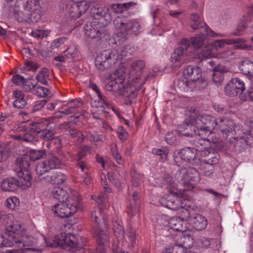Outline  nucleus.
<instances>
[{
	"label": "nucleus",
	"mask_w": 253,
	"mask_h": 253,
	"mask_svg": "<svg viewBox=\"0 0 253 253\" xmlns=\"http://www.w3.org/2000/svg\"><path fill=\"white\" fill-rule=\"evenodd\" d=\"M191 125L188 126L194 129V135L200 138H209L212 131L215 130L216 126L215 118L208 115L193 116Z\"/></svg>",
	"instance_id": "obj_1"
},
{
	"label": "nucleus",
	"mask_w": 253,
	"mask_h": 253,
	"mask_svg": "<svg viewBox=\"0 0 253 253\" xmlns=\"http://www.w3.org/2000/svg\"><path fill=\"white\" fill-rule=\"evenodd\" d=\"M128 47H124L120 54L115 49H107L102 51L97 55L95 59L96 67L100 70L111 68L118 60L128 56Z\"/></svg>",
	"instance_id": "obj_2"
},
{
	"label": "nucleus",
	"mask_w": 253,
	"mask_h": 253,
	"mask_svg": "<svg viewBox=\"0 0 253 253\" xmlns=\"http://www.w3.org/2000/svg\"><path fill=\"white\" fill-rule=\"evenodd\" d=\"M39 0H17L14 8L15 16L19 22H28L32 13L39 11Z\"/></svg>",
	"instance_id": "obj_3"
},
{
	"label": "nucleus",
	"mask_w": 253,
	"mask_h": 253,
	"mask_svg": "<svg viewBox=\"0 0 253 253\" xmlns=\"http://www.w3.org/2000/svg\"><path fill=\"white\" fill-rule=\"evenodd\" d=\"M81 208L79 199L73 196L66 199L65 201L59 202L52 207V211L61 218L68 217L75 213Z\"/></svg>",
	"instance_id": "obj_4"
},
{
	"label": "nucleus",
	"mask_w": 253,
	"mask_h": 253,
	"mask_svg": "<svg viewBox=\"0 0 253 253\" xmlns=\"http://www.w3.org/2000/svg\"><path fill=\"white\" fill-rule=\"evenodd\" d=\"M30 162V158L28 155H22L17 158L14 167V170L18 177H21V180L27 186H31L32 184V177L29 169Z\"/></svg>",
	"instance_id": "obj_5"
},
{
	"label": "nucleus",
	"mask_w": 253,
	"mask_h": 253,
	"mask_svg": "<svg viewBox=\"0 0 253 253\" xmlns=\"http://www.w3.org/2000/svg\"><path fill=\"white\" fill-rule=\"evenodd\" d=\"M175 178L181 184L184 185L187 190L194 188V185L199 182L200 176L199 171L195 168H181L176 171Z\"/></svg>",
	"instance_id": "obj_6"
},
{
	"label": "nucleus",
	"mask_w": 253,
	"mask_h": 253,
	"mask_svg": "<svg viewBox=\"0 0 253 253\" xmlns=\"http://www.w3.org/2000/svg\"><path fill=\"white\" fill-rule=\"evenodd\" d=\"M90 215L92 220L94 221L92 230L93 233L97 237V241L99 246H104L109 240L108 233L102 230L99 227V223L103 218L102 215V209L100 207H94L91 211Z\"/></svg>",
	"instance_id": "obj_7"
},
{
	"label": "nucleus",
	"mask_w": 253,
	"mask_h": 253,
	"mask_svg": "<svg viewBox=\"0 0 253 253\" xmlns=\"http://www.w3.org/2000/svg\"><path fill=\"white\" fill-rule=\"evenodd\" d=\"M31 130L35 134L40 135V137L45 141L54 138L55 125L47 121L36 122L32 123Z\"/></svg>",
	"instance_id": "obj_8"
},
{
	"label": "nucleus",
	"mask_w": 253,
	"mask_h": 253,
	"mask_svg": "<svg viewBox=\"0 0 253 253\" xmlns=\"http://www.w3.org/2000/svg\"><path fill=\"white\" fill-rule=\"evenodd\" d=\"M105 23H101L99 21L93 20L84 26L85 35L91 39H97L98 40H107L109 38Z\"/></svg>",
	"instance_id": "obj_9"
},
{
	"label": "nucleus",
	"mask_w": 253,
	"mask_h": 253,
	"mask_svg": "<svg viewBox=\"0 0 253 253\" xmlns=\"http://www.w3.org/2000/svg\"><path fill=\"white\" fill-rule=\"evenodd\" d=\"M216 123L215 130L219 131L222 136L227 139L229 135H233L240 131L239 124L235 123L234 121L230 117L223 116L218 120L215 118Z\"/></svg>",
	"instance_id": "obj_10"
},
{
	"label": "nucleus",
	"mask_w": 253,
	"mask_h": 253,
	"mask_svg": "<svg viewBox=\"0 0 253 253\" xmlns=\"http://www.w3.org/2000/svg\"><path fill=\"white\" fill-rule=\"evenodd\" d=\"M115 22V27L119 29L121 36L123 37L129 34L136 35L140 29V24L134 20H126L118 18Z\"/></svg>",
	"instance_id": "obj_11"
},
{
	"label": "nucleus",
	"mask_w": 253,
	"mask_h": 253,
	"mask_svg": "<svg viewBox=\"0 0 253 253\" xmlns=\"http://www.w3.org/2000/svg\"><path fill=\"white\" fill-rule=\"evenodd\" d=\"M190 46V41L186 39H182L180 42L179 47L174 49L171 55L170 60L175 67H180L186 60L187 50Z\"/></svg>",
	"instance_id": "obj_12"
},
{
	"label": "nucleus",
	"mask_w": 253,
	"mask_h": 253,
	"mask_svg": "<svg viewBox=\"0 0 253 253\" xmlns=\"http://www.w3.org/2000/svg\"><path fill=\"white\" fill-rule=\"evenodd\" d=\"M224 89L226 94L229 96H240V94L245 91V85L240 79L235 78L228 82Z\"/></svg>",
	"instance_id": "obj_13"
},
{
	"label": "nucleus",
	"mask_w": 253,
	"mask_h": 253,
	"mask_svg": "<svg viewBox=\"0 0 253 253\" xmlns=\"http://www.w3.org/2000/svg\"><path fill=\"white\" fill-rule=\"evenodd\" d=\"M23 228L18 221H13L9 225L6 227L5 236L8 242H10L14 246L15 241H18L22 235Z\"/></svg>",
	"instance_id": "obj_14"
},
{
	"label": "nucleus",
	"mask_w": 253,
	"mask_h": 253,
	"mask_svg": "<svg viewBox=\"0 0 253 253\" xmlns=\"http://www.w3.org/2000/svg\"><path fill=\"white\" fill-rule=\"evenodd\" d=\"M124 73H115L117 78L111 80L105 84V88L109 91L119 92L120 95H126V88L124 84V79L122 75Z\"/></svg>",
	"instance_id": "obj_15"
},
{
	"label": "nucleus",
	"mask_w": 253,
	"mask_h": 253,
	"mask_svg": "<svg viewBox=\"0 0 253 253\" xmlns=\"http://www.w3.org/2000/svg\"><path fill=\"white\" fill-rule=\"evenodd\" d=\"M145 67V62L142 60L133 61L130 65L128 81L134 83H139L143 74Z\"/></svg>",
	"instance_id": "obj_16"
},
{
	"label": "nucleus",
	"mask_w": 253,
	"mask_h": 253,
	"mask_svg": "<svg viewBox=\"0 0 253 253\" xmlns=\"http://www.w3.org/2000/svg\"><path fill=\"white\" fill-rule=\"evenodd\" d=\"M191 20L194 22L191 25V27L194 30H204L205 32L203 33L204 34L206 33L211 37H222L225 36L224 34L215 33L212 31L205 22L202 21L199 15L196 13H193L191 15Z\"/></svg>",
	"instance_id": "obj_17"
},
{
	"label": "nucleus",
	"mask_w": 253,
	"mask_h": 253,
	"mask_svg": "<svg viewBox=\"0 0 253 253\" xmlns=\"http://www.w3.org/2000/svg\"><path fill=\"white\" fill-rule=\"evenodd\" d=\"M201 75V70L197 66H188L183 71V76L188 79L189 81H192L195 83V85L202 82L203 85L200 87L203 88L206 86L207 83L204 80H199Z\"/></svg>",
	"instance_id": "obj_18"
},
{
	"label": "nucleus",
	"mask_w": 253,
	"mask_h": 253,
	"mask_svg": "<svg viewBox=\"0 0 253 253\" xmlns=\"http://www.w3.org/2000/svg\"><path fill=\"white\" fill-rule=\"evenodd\" d=\"M251 137V135L249 132L244 133L243 135L238 137H232L229 141L231 146L233 150L237 153L242 152L248 145V142Z\"/></svg>",
	"instance_id": "obj_19"
},
{
	"label": "nucleus",
	"mask_w": 253,
	"mask_h": 253,
	"mask_svg": "<svg viewBox=\"0 0 253 253\" xmlns=\"http://www.w3.org/2000/svg\"><path fill=\"white\" fill-rule=\"evenodd\" d=\"M21 177L18 179L13 177L7 178L3 180L0 184L1 189L4 191H14L18 187H21L23 189H26L30 186H27L24 183L22 182Z\"/></svg>",
	"instance_id": "obj_20"
},
{
	"label": "nucleus",
	"mask_w": 253,
	"mask_h": 253,
	"mask_svg": "<svg viewBox=\"0 0 253 253\" xmlns=\"http://www.w3.org/2000/svg\"><path fill=\"white\" fill-rule=\"evenodd\" d=\"M108 10L105 7L96 5L91 8L90 12L94 20L99 21L101 23L108 24L112 19L111 15L108 12Z\"/></svg>",
	"instance_id": "obj_21"
},
{
	"label": "nucleus",
	"mask_w": 253,
	"mask_h": 253,
	"mask_svg": "<svg viewBox=\"0 0 253 253\" xmlns=\"http://www.w3.org/2000/svg\"><path fill=\"white\" fill-rule=\"evenodd\" d=\"M62 238H63L58 242L57 246H60L63 248L70 247L71 248L75 249L77 250L82 248L78 238L74 235L71 233H65L64 237L62 235Z\"/></svg>",
	"instance_id": "obj_22"
},
{
	"label": "nucleus",
	"mask_w": 253,
	"mask_h": 253,
	"mask_svg": "<svg viewBox=\"0 0 253 253\" xmlns=\"http://www.w3.org/2000/svg\"><path fill=\"white\" fill-rule=\"evenodd\" d=\"M90 5L89 1L79 2L72 4L69 9V15L73 18L77 19L84 13Z\"/></svg>",
	"instance_id": "obj_23"
},
{
	"label": "nucleus",
	"mask_w": 253,
	"mask_h": 253,
	"mask_svg": "<svg viewBox=\"0 0 253 253\" xmlns=\"http://www.w3.org/2000/svg\"><path fill=\"white\" fill-rule=\"evenodd\" d=\"M160 203L163 207L171 210H177L183 207L181 199L173 195H169L162 198Z\"/></svg>",
	"instance_id": "obj_24"
},
{
	"label": "nucleus",
	"mask_w": 253,
	"mask_h": 253,
	"mask_svg": "<svg viewBox=\"0 0 253 253\" xmlns=\"http://www.w3.org/2000/svg\"><path fill=\"white\" fill-rule=\"evenodd\" d=\"M178 155L181 159L194 165L198 166L200 164V160L196 157L195 150L190 147L182 149Z\"/></svg>",
	"instance_id": "obj_25"
},
{
	"label": "nucleus",
	"mask_w": 253,
	"mask_h": 253,
	"mask_svg": "<svg viewBox=\"0 0 253 253\" xmlns=\"http://www.w3.org/2000/svg\"><path fill=\"white\" fill-rule=\"evenodd\" d=\"M42 178L46 183L52 184H61L64 183L66 179V176L59 171H50Z\"/></svg>",
	"instance_id": "obj_26"
},
{
	"label": "nucleus",
	"mask_w": 253,
	"mask_h": 253,
	"mask_svg": "<svg viewBox=\"0 0 253 253\" xmlns=\"http://www.w3.org/2000/svg\"><path fill=\"white\" fill-rule=\"evenodd\" d=\"M98 100H92L90 101L92 108L104 112H109L111 109L114 110V108L104 95H102L101 97H98Z\"/></svg>",
	"instance_id": "obj_27"
},
{
	"label": "nucleus",
	"mask_w": 253,
	"mask_h": 253,
	"mask_svg": "<svg viewBox=\"0 0 253 253\" xmlns=\"http://www.w3.org/2000/svg\"><path fill=\"white\" fill-rule=\"evenodd\" d=\"M15 241L14 246L24 251L30 248V247L33 246L36 242L33 237L23 235V233L20 238H18V241Z\"/></svg>",
	"instance_id": "obj_28"
},
{
	"label": "nucleus",
	"mask_w": 253,
	"mask_h": 253,
	"mask_svg": "<svg viewBox=\"0 0 253 253\" xmlns=\"http://www.w3.org/2000/svg\"><path fill=\"white\" fill-rule=\"evenodd\" d=\"M176 85L177 88L182 92L192 91L196 87L195 83L192 81H189L184 76L178 79Z\"/></svg>",
	"instance_id": "obj_29"
},
{
	"label": "nucleus",
	"mask_w": 253,
	"mask_h": 253,
	"mask_svg": "<svg viewBox=\"0 0 253 253\" xmlns=\"http://www.w3.org/2000/svg\"><path fill=\"white\" fill-rule=\"evenodd\" d=\"M191 223L194 228L198 231H201L207 226L208 220L204 216L196 214L193 217Z\"/></svg>",
	"instance_id": "obj_30"
},
{
	"label": "nucleus",
	"mask_w": 253,
	"mask_h": 253,
	"mask_svg": "<svg viewBox=\"0 0 253 253\" xmlns=\"http://www.w3.org/2000/svg\"><path fill=\"white\" fill-rule=\"evenodd\" d=\"M194 144L196 148V151L201 154L208 151L211 148V142L209 138H200L194 140Z\"/></svg>",
	"instance_id": "obj_31"
},
{
	"label": "nucleus",
	"mask_w": 253,
	"mask_h": 253,
	"mask_svg": "<svg viewBox=\"0 0 253 253\" xmlns=\"http://www.w3.org/2000/svg\"><path fill=\"white\" fill-rule=\"evenodd\" d=\"M241 72L246 76H253V61L245 59L241 61L239 65Z\"/></svg>",
	"instance_id": "obj_32"
},
{
	"label": "nucleus",
	"mask_w": 253,
	"mask_h": 253,
	"mask_svg": "<svg viewBox=\"0 0 253 253\" xmlns=\"http://www.w3.org/2000/svg\"><path fill=\"white\" fill-rule=\"evenodd\" d=\"M204 32V30H200V32L201 33V35H198L197 36L195 37L191 38L190 39V40H188L190 41V44L192 43V45L193 46L195 49H199L202 48L203 46L205 45V37L206 36H210L206 33L204 34L203 32Z\"/></svg>",
	"instance_id": "obj_33"
},
{
	"label": "nucleus",
	"mask_w": 253,
	"mask_h": 253,
	"mask_svg": "<svg viewBox=\"0 0 253 253\" xmlns=\"http://www.w3.org/2000/svg\"><path fill=\"white\" fill-rule=\"evenodd\" d=\"M13 95L16 99L13 102V107L18 109L24 108L27 104L24 99V94L21 90H14Z\"/></svg>",
	"instance_id": "obj_34"
},
{
	"label": "nucleus",
	"mask_w": 253,
	"mask_h": 253,
	"mask_svg": "<svg viewBox=\"0 0 253 253\" xmlns=\"http://www.w3.org/2000/svg\"><path fill=\"white\" fill-rule=\"evenodd\" d=\"M144 81L142 83H140L139 86L137 87L136 90L134 91H130L129 93H128L127 90L125 89L126 95H122L124 97L125 103L126 105H132L136 102V96L137 95L138 91L141 88L142 84H144Z\"/></svg>",
	"instance_id": "obj_35"
},
{
	"label": "nucleus",
	"mask_w": 253,
	"mask_h": 253,
	"mask_svg": "<svg viewBox=\"0 0 253 253\" xmlns=\"http://www.w3.org/2000/svg\"><path fill=\"white\" fill-rule=\"evenodd\" d=\"M53 197L59 200V203L65 201L66 198L72 197L74 196H69L67 192L62 187L59 186L55 187L52 191Z\"/></svg>",
	"instance_id": "obj_36"
},
{
	"label": "nucleus",
	"mask_w": 253,
	"mask_h": 253,
	"mask_svg": "<svg viewBox=\"0 0 253 253\" xmlns=\"http://www.w3.org/2000/svg\"><path fill=\"white\" fill-rule=\"evenodd\" d=\"M202 161L205 164L215 165L218 162V159L215 156V154L211 152L209 150L202 152L200 154Z\"/></svg>",
	"instance_id": "obj_37"
},
{
	"label": "nucleus",
	"mask_w": 253,
	"mask_h": 253,
	"mask_svg": "<svg viewBox=\"0 0 253 253\" xmlns=\"http://www.w3.org/2000/svg\"><path fill=\"white\" fill-rule=\"evenodd\" d=\"M130 176L132 184L134 187H137L140 186L143 182L145 179L144 175L137 171L134 169V166L130 172Z\"/></svg>",
	"instance_id": "obj_38"
},
{
	"label": "nucleus",
	"mask_w": 253,
	"mask_h": 253,
	"mask_svg": "<svg viewBox=\"0 0 253 253\" xmlns=\"http://www.w3.org/2000/svg\"><path fill=\"white\" fill-rule=\"evenodd\" d=\"M183 220L179 217H173L169 220V227L174 231H182Z\"/></svg>",
	"instance_id": "obj_39"
},
{
	"label": "nucleus",
	"mask_w": 253,
	"mask_h": 253,
	"mask_svg": "<svg viewBox=\"0 0 253 253\" xmlns=\"http://www.w3.org/2000/svg\"><path fill=\"white\" fill-rule=\"evenodd\" d=\"M36 80L38 82L47 85V80L49 79V70L45 68H42L40 70L38 74L36 77Z\"/></svg>",
	"instance_id": "obj_40"
},
{
	"label": "nucleus",
	"mask_w": 253,
	"mask_h": 253,
	"mask_svg": "<svg viewBox=\"0 0 253 253\" xmlns=\"http://www.w3.org/2000/svg\"><path fill=\"white\" fill-rule=\"evenodd\" d=\"M50 169L60 168L62 165L61 161L54 155H49L47 160H45Z\"/></svg>",
	"instance_id": "obj_41"
},
{
	"label": "nucleus",
	"mask_w": 253,
	"mask_h": 253,
	"mask_svg": "<svg viewBox=\"0 0 253 253\" xmlns=\"http://www.w3.org/2000/svg\"><path fill=\"white\" fill-rule=\"evenodd\" d=\"M176 134L177 133L175 131L168 132L165 136L166 142L169 145H177L179 141L178 136L176 135Z\"/></svg>",
	"instance_id": "obj_42"
},
{
	"label": "nucleus",
	"mask_w": 253,
	"mask_h": 253,
	"mask_svg": "<svg viewBox=\"0 0 253 253\" xmlns=\"http://www.w3.org/2000/svg\"><path fill=\"white\" fill-rule=\"evenodd\" d=\"M50 169L45 161L38 163L36 168V172L39 175H42L45 173L47 174L50 172Z\"/></svg>",
	"instance_id": "obj_43"
},
{
	"label": "nucleus",
	"mask_w": 253,
	"mask_h": 253,
	"mask_svg": "<svg viewBox=\"0 0 253 253\" xmlns=\"http://www.w3.org/2000/svg\"><path fill=\"white\" fill-rule=\"evenodd\" d=\"M113 229L117 237L121 238L124 236L125 230L121 222L117 220L113 221Z\"/></svg>",
	"instance_id": "obj_44"
},
{
	"label": "nucleus",
	"mask_w": 253,
	"mask_h": 253,
	"mask_svg": "<svg viewBox=\"0 0 253 253\" xmlns=\"http://www.w3.org/2000/svg\"><path fill=\"white\" fill-rule=\"evenodd\" d=\"M46 155L45 150H31L30 155V161H35L43 158Z\"/></svg>",
	"instance_id": "obj_45"
},
{
	"label": "nucleus",
	"mask_w": 253,
	"mask_h": 253,
	"mask_svg": "<svg viewBox=\"0 0 253 253\" xmlns=\"http://www.w3.org/2000/svg\"><path fill=\"white\" fill-rule=\"evenodd\" d=\"M37 82L33 78H29L25 79L24 83L23 84V87L26 91H30L35 89L37 87Z\"/></svg>",
	"instance_id": "obj_46"
},
{
	"label": "nucleus",
	"mask_w": 253,
	"mask_h": 253,
	"mask_svg": "<svg viewBox=\"0 0 253 253\" xmlns=\"http://www.w3.org/2000/svg\"><path fill=\"white\" fill-rule=\"evenodd\" d=\"M20 202L19 199L16 197H10L7 198L5 201V205L6 208L14 210L16 207H19Z\"/></svg>",
	"instance_id": "obj_47"
},
{
	"label": "nucleus",
	"mask_w": 253,
	"mask_h": 253,
	"mask_svg": "<svg viewBox=\"0 0 253 253\" xmlns=\"http://www.w3.org/2000/svg\"><path fill=\"white\" fill-rule=\"evenodd\" d=\"M234 48L237 49L250 50L252 46L246 43V41L243 39H236L234 41Z\"/></svg>",
	"instance_id": "obj_48"
},
{
	"label": "nucleus",
	"mask_w": 253,
	"mask_h": 253,
	"mask_svg": "<svg viewBox=\"0 0 253 253\" xmlns=\"http://www.w3.org/2000/svg\"><path fill=\"white\" fill-rule=\"evenodd\" d=\"M215 54L213 51L212 49L209 47H205L201 53V55L198 57L201 58V61H205L207 59L213 57L215 56Z\"/></svg>",
	"instance_id": "obj_49"
},
{
	"label": "nucleus",
	"mask_w": 253,
	"mask_h": 253,
	"mask_svg": "<svg viewBox=\"0 0 253 253\" xmlns=\"http://www.w3.org/2000/svg\"><path fill=\"white\" fill-rule=\"evenodd\" d=\"M214 108L218 114L224 116H229L231 117V116L233 115V113L228 109V107H224L222 105H215L214 106Z\"/></svg>",
	"instance_id": "obj_50"
},
{
	"label": "nucleus",
	"mask_w": 253,
	"mask_h": 253,
	"mask_svg": "<svg viewBox=\"0 0 253 253\" xmlns=\"http://www.w3.org/2000/svg\"><path fill=\"white\" fill-rule=\"evenodd\" d=\"M239 98L244 101H253V88H250L246 92H243L240 94Z\"/></svg>",
	"instance_id": "obj_51"
},
{
	"label": "nucleus",
	"mask_w": 253,
	"mask_h": 253,
	"mask_svg": "<svg viewBox=\"0 0 253 253\" xmlns=\"http://www.w3.org/2000/svg\"><path fill=\"white\" fill-rule=\"evenodd\" d=\"M169 151L167 147H163L161 149L154 148L152 150V153L156 155L160 156V158L163 160H166Z\"/></svg>",
	"instance_id": "obj_52"
},
{
	"label": "nucleus",
	"mask_w": 253,
	"mask_h": 253,
	"mask_svg": "<svg viewBox=\"0 0 253 253\" xmlns=\"http://www.w3.org/2000/svg\"><path fill=\"white\" fill-rule=\"evenodd\" d=\"M186 249L181 245H174L167 250L166 253H187Z\"/></svg>",
	"instance_id": "obj_53"
},
{
	"label": "nucleus",
	"mask_w": 253,
	"mask_h": 253,
	"mask_svg": "<svg viewBox=\"0 0 253 253\" xmlns=\"http://www.w3.org/2000/svg\"><path fill=\"white\" fill-rule=\"evenodd\" d=\"M35 94L40 97H43L49 94V90L47 88L37 85L35 89Z\"/></svg>",
	"instance_id": "obj_54"
},
{
	"label": "nucleus",
	"mask_w": 253,
	"mask_h": 253,
	"mask_svg": "<svg viewBox=\"0 0 253 253\" xmlns=\"http://www.w3.org/2000/svg\"><path fill=\"white\" fill-rule=\"evenodd\" d=\"M85 136L91 143L96 145V143L101 141L100 136L95 132H86Z\"/></svg>",
	"instance_id": "obj_55"
},
{
	"label": "nucleus",
	"mask_w": 253,
	"mask_h": 253,
	"mask_svg": "<svg viewBox=\"0 0 253 253\" xmlns=\"http://www.w3.org/2000/svg\"><path fill=\"white\" fill-rule=\"evenodd\" d=\"M162 184L169 187H174V181L172 176L169 174H165L162 178Z\"/></svg>",
	"instance_id": "obj_56"
},
{
	"label": "nucleus",
	"mask_w": 253,
	"mask_h": 253,
	"mask_svg": "<svg viewBox=\"0 0 253 253\" xmlns=\"http://www.w3.org/2000/svg\"><path fill=\"white\" fill-rule=\"evenodd\" d=\"M82 105V102L78 100H73L67 103L68 107H70L73 110H75L76 114H78L77 112H80Z\"/></svg>",
	"instance_id": "obj_57"
},
{
	"label": "nucleus",
	"mask_w": 253,
	"mask_h": 253,
	"mask_svg": "<svg viewBox=\"0 0 253 253\" xmlns=\"http://www.w3.org/2000/svg\"><path fill=\"white\" fill-rule=\"evenodd\" d=\"M107 177L110 182L118 188L121 187V183L120 181L117 178L116 174L113 172H109L107 173Z\"/></svg>",
	"instance_id": "obj_58"
},
{
	"label": "nucleus",
	"mask_w": 253,
	"mask_h": 253,
	"mask_svg": "<svg viewBox=\"0 0 253 253\" xmlns=\"http://www.w3.org/2000/svg\"><path fill=\"white\" fill-rule=\"evenodd\" d=\"M247 29L246 23L243 21L239 22L236 27L235 32L232 33L233 35L240 36L243 34L245 30Z\"/></svg>",
	"instance_id": "obj_59"
},
{
	"label": "nucleus",
	"mask_w": 253,
	"mask_h": 253,
	"mask_svg": "<svg viewBox=\"0 0 253 253\" xmlns=\"http://www.w3.org/2000/svg\"><path fill=\"white\" fill-rule=\"evenodd\" d=\"M213 164H206L203 169V173L206 176H211L214 172V169Z\"/></svg>",
	"instance_id": "obj_60"
},
{
	"label": "nucleus",
	"mask_w": 253,
	"mask_h": 253,
	"mask_svg": "<svg viewBox=\"0 0 253 253\" xmlns=\"http://www.w3.org/2000/svg\"><path fill=\"white\" fill-rule=\"evenodd\" d=\"M140 205L138 204H133L132 202H130V205L128 209V213L130 214L131 216L136 215L138 213L139 208Z\"/></svg>",
	"instance_id": "obj_61"
},
{
	"label": "nucleus",
	"mask_w": 253,
	"mask_h": 253,
	"mask_svg": "<svg viewBox=\"0 0 253 253\" xmlns=\"http://www.w3.org/2000/svg\"><path fill=\"white\" fill-rule=\"evenodd\" d=\"M9 151L7 149L0 146V162L5 161L9 157Z\"/></svg>",
	"instance_id": "obj_62"
},
{
	"label": "nucleus",
	"mask_w": 253,
	"mask_h": 253,
	"mask_svg": "<svg viewBox=\"0 0 253 253\" xmlns=\"http://www.w3.org/2000/svg\"><path fill=\"white\" fill-rule=\"evenodd\" d=\"M109 112H104L98 110V109H94L92 110L93 117L96 119H103L105 117V115L109 113Z\"/></svg>",
	"instance_id": "obj_63"
},
{
	"label": "nucleus",
	"mask_w": 253,
	"mask_h": 253,
	"mask_svg": "<svg viewBox=\"0 0 253 253\" xmlns=\"http://www.w3.org/2000/svg\"><path fill=\"white\" fill-rule=\"evenodd\" d=\"M110 9L116 13H122L125 11L124 6L120 3L112 4L110 6Z\"/></svg>",
	"instance_id": "obj_64"
}]
</instances>
